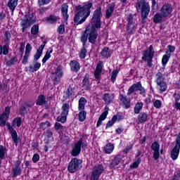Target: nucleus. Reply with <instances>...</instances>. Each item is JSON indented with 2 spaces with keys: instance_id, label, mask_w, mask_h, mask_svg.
Segmentation results:
<instances>
[{
  "instance_id": "393cba45",
  "label": "nucleus",
  "mask_w": 180,
  "mask_h": 180,
  "mask_svg": "<svg viewBox=\"0 0 180 180\" xmlns=\"http://www.w3.org/2000/svg\"><path fill=\"white\" fill-rule=\"evenodd\" d=\"M115 98V96L113 94L105 93L103 96V101H104L105 103L107 105H110L112 102H113V98Z\"/></svg>"
},
{
  "instance_id": "3c124183",
  "label": "nucleus",
  "mask_w": 180,
  "mask_h": 180,
  "mask_svg": "<svg viewBox=\"0 0 180 180\" xmlns=\"http://www.w3.org/2000/svg\"><path fill=\"white\" fill-rule=\"evenodd\" d=\"M51 53H53V49H51L49 51H46L44 57L42 59L43 64H44L47 61V60H49L51 57V55H50L51 54Z\"/></svg>"
},
{
  "instance_id": "ea45409f",
  "label": "nucleus",
  "mask_w": 180,
  "mask_h": 180,
  "mask_svg": "<svg viewBox=\"0 0 180 180\" xmlns=\"http://www.w3.org/2000/svg\"><path fill=\"white\" fill-rule=\"evenodd\" d=\"M68 112H70V104L63 103L62 106L61 115H64L65 116H68Z\"/></svg>"
},
{
  "instance_id": "bf43d9fd",
  "label": "nucleus",
  "mask_w": 180,
  "mask_h": 180,
  "mask_svg": "<svg viewBox=\"0 0 180 180\" xmlns=\"http://www.w3.org/2000/svg\"><path fill=\"white\" fill-rule=\"evenodd\" d=\"M119 74V70H115L111 73V81L112 83H115V81H116V77H117V75Z\"/></svg>"
},
{
  "instance_id": "864d4df0",
  "label": "nucleus",
  "mask_w": 180,
  "mask_h": 180,
  "mask_svg": "<svg viewBox=\"0 0 180 180\" xmlns=\"http://www.w3.org/2000/svg\"><path fill=\"white\" fill-rule=\"evenodd\" d=\"M108 113H109V108L105 107V111L101 115V116L99 117V119L101 120H105V119H106Z\"/></svg>"
},
{
  "instance_id": "f3484780",
  "label": "nucleus",
  "mask_w": 180,
  "mask_h": 180,
  "mask_svg": "<svg viewBox=\"0 0 180 180\" xmlns=\"http://www.w3.org/2000/svg\"><path fill=\"white\" fill-rule=\"evenodd\" d=\"M46 44H47V41H43L42 44L37 50V53L34 56V61H37L39 58L41 57V54H43V50H44V47H46Z\"/></svg>"
},
{
  "instance_id": "423d86ee",
  "label": "nucleus",
  "mask_w": 180,
  "mask_h": 180,
  "mask_svg": "<svg viewBox=\"0 0 180 180\" xmlns=\"http://www.w3.org/2000/svg\"><path fill=\"white\" fill-rule=\"evenodd\" d=\"M82 168V160L74 158L69 162L68 169L70 174H74L75 171H79Z\"/></svg>"
},
{
  "instance_id": "c85d7f7f",
  "label": "nucleus",
  "mask_w": 180,
  "mask_h": 180,
  "mask_svg": "<svg viewBox=\"0 0 180 180\" xmlns=\"http://www.w3.org/2000/svg\"><path fill=\"white\" fill-rule=\"evenodd\" d=\"M46 103H47L46 96L43 94L39 95L36 100V105L37 106H42V105H46Z\"/></svg>"
},
{
  "instance_id": "f8f14e48",
  "label": "nucleus",
  "mask_w": 180,
  "mask_h": 180,
  "mask_svg": "<svg viewBox=\"0 0 180 180\" xmlns=\"http://www.w3.org/2000/svg\"><path fill=\"white\" fill-rule=\"evenodd\" d=\"M160 13L167 19L172 13V6L169 4H164L160 8Z\"/></svg>"
},
{
  "instance_id": "72a5a7b5",
  "label": "nucleus",
  "mask_w": 180,
  "mask_h": 180,
  "mask_svg": "<svg viewBox=\"0 0 180 180\" xmlns=\"http://www.w3.org/2000/svg\"><path fill=\"white\" fill-rule=\"evenodd\" d=\"M33 63H35L34 65H30V72H36V71H39L40 67H41V64L40 63L34 60Z\"/></svg>"
},
{
  "instance_id": "aec40b11",
  "label": "nucleus",
  "mask_w": 180,
  "mask_h": 180,
  "mask_svg": "<svg viewBox=\"0 0 180 180\" xmlns=\"http://www.w3.org/2000/svg\"><path fill=\"white\" fill-rule=\"evenodd\" d=\"M140 88H141V82H138L137 83L132 84L129 88L127 95L128 96H130L131 94H134V92H136V91H138Z\"/></svg>"
},
{
  "instance_id": "bb28decb",
  "label": "nucleus",
  "mask_w": 180,
  "mask_h": 180,
  "mask_svg": "<svg viewBox=\"0 0 180 180\" xmlns=\"http://www.w3.org/2000/svg\"><path fill=\"white\" fill-rule=\"evenodd\" d=\"M122 119V116L120 115H113L112 117L111 120L108 121V123L106 124L105 129H108L109 127H112L115 123H116V120H120Z\"/></svg>"
},
{
  "instance_id": "2eb2a0df",
  "label": "nucleus",
  "mask_w": 180,
  "mask_h": 180,
  "mask_svg": "<svg viewBox=\"0 0 180 180\" xmlns=\"http://www.w3.org/2000/svg\"><path fill=\"white\" fill-rule=\"evenodd\" d=\"M102 70H103V61H100L96 67V70L94 71V77L96 78V79H97V81H98V82H100L101 81V75H102Z\"/></svg>"
},
{
  "instance_id": "c03bdc74",
  "label": "nucleus",
  "mask_w": 180,
  "mask_h": 180,
  "mask_svg": "<svg viewBox=\"0 0 180 180\" xmlns=\"http://www.w3.org/2000/svg\"><path fill=\"white\" fill-rule=\"evenodd\" d=\"M79 112L78 114L79 122H85V119H86V111L82 110H79Z\"/></svg>"
},
{
  "instance_id": "4c0bfd02",
  "label": "nucleus",
  "mask_w": 180,
  "mask_h": 180,
  "mask_svg": "<svg viewBox=\"0 0 180 180\" xmlns=\"http://www.w3.org/2000/svg\"><path fill=\"white\" fill-rule=\"evenodd\" d=\"M6 147L0 145V165L2 164V160H4L6 154Z\"/></svg>"
},
{
  "instance_id": "6ab92c4d",
  "label": "nucleus",
  "mask_w": 180,
  "mask_h": 180,
  "mask_svg": "<svg viewBox=\"0 0 180 180\" xmlns=\"http://www.w3.org/2000/svg\"><path fill=\"white\" fill-rule=\"evenodd\" d=\"M30 51H32V46L28 43L25 47V53L22 62V64H27V60H29V56H30Z\"/></svg>"
},
{
  "instance_id": "680f3d73",
  "label": "nucleus",
  "mask_w": 180,
  "mask_h": 180,
  "mask_svg": "<svg viewBox=\"0 0 180 180\" xmlns=\"http://www.w3.org/2000/svg\"><path fill=\"white\" fill-rule=\"evenodd\" d=\"M140 162H141V159L138 158L136 161L134 162L131 165H130V168H139V165H140Z\"/></svg>"
},
{
  "instance_id": "6e6552de",
  "label": "nucleus",
  "mask_w": 180,
  "mask_h": 180,
  "mask_svg": "<svg viewBox=\"0 0 180 180\" xmlns=\"http://www.w3.org/2000/svg\"><path fill=\"white\" fill-rule=\"evenodd\" d=\"M180 150V132L178 134L177 137L176 138V144L174 148L172 150L170 153V157L172 160H175L178 158L179 155Z\"/></svg>"
},
{
  "instance_id": "58836bf2",
  "label": "nucleus",
  "mask_w": 180,
  "mask_h": 180,
  "mask_svg": "<svg viewBox=\"0 0 180 180\" xmlns=\"http://www.w3.org/2000/svg\"><path fill=\"white\" fill-rule=\"evenodd\" d=\"M169 58H171V54H169V51H166V54H165L162 58V64L163 67L167 65V63L169 61Z\"/></svg>"
},
{
  "instance_id": "412c9836",
  "label": "nucleus",
  "mask_w": 180,
  "mask_h": 180,
  "mask_svg": "<svg viewBox=\"0 0 180 180\" xmlns=\"http://www.w3.org/2000/svg\"><path fill=\"white\" fill-rule=\"evenodd\" d=\"M82 88H84L86 91L91 89V82H89V75L86 73L82 80Z\"/></svg>"
},
{
  "instance_id": "7c9ffc66",
  "label": "nucleus",
  "mask_w": 180,
  "mask_h": 180,
  "mask_svg": "<svg viewBox=\"0 0 180 180\" xmlns=\"http://www.w3.org/2000/svg\"><path fill=\"white\" fill-rule=\"evenodd\" d=\"M86 98L81 97L79 100L78 110H85V105H86Z\"/></svg>"
},
{
  "instance_id": "0eeeda50",
  "label": "nucleus",
  "mask_w": 180,
  "mask_h": 180,
  "mask_svg": "<svg viewBox=\"0 0 180 180\" xmlns=\"http://www.w3.org/2000/svg\"><path fill=\"white\" fill-rule=\"evenodd\" d=\"M52 81L53 82V85H58L63 78V66L61 65L56 68L55 72H52Z\"/></svg>"
},
{
  "instance_id": "2f4dec72",
  "label": "nucleus",
  "mask_w": 180,
  "mask_h": 180,
  "mask_svg": "<svg viewBox=\"0 0 180 180\" xmlns=\"http://www.w3.org/2000/svg\"><path fill=\"white\" fill-rule=\"evenodd\" d=\"M88 27L86 28L84 32L82 34L81 37V41L82 43V46L85 47L86 46V41H88Z\"/></svg>"
},
{
  "instance_id": "79ce46f5",
  "label": "nucleus",
  "mask_w": 180,
  "mask_h": 180,
  "mask_svg": "<svg viewBox=\"0 0 180 180\" xmlns=\"http://www.w3.org/2000/svg\"><path fill=\"white\" fill-rule=\"evenodd\" d=\"M77 144L80 146L81 148L85 150L88 147V142L84 140V138H80L79 140L77 142Z\"/></svg>"
},
{
  "instance_id": "4d7b16f0",
  "label": "nucleus",
  "mask_w": 180,
  "mask_h": 180,
  "mask_svg": "<svg viewBox=\"0 0 180 180\" xmlns=\"http://www.w3.org/2000/svg\"><path fill=\"white\" fill-rule=\"evenodd\" d=\"M39 34V25H34L31 28V34L36 35Z\"/></svg>"
},
{
  "instance_id": "e2e57ef3",
  "label": "nucleus",
  "mask_w": 180,
  "mask_h": 180,
  "mask_svg": "<svg viewBox=\"0 0 180 180\" xmlns=\"http://www.w3.org/2000/svg\"><path fill=\"white\" fill-rule=\"evenodd\" d=\"M67 116L68 115H61L60 116H58L57 117L58 122H60L61 123H65V122L67 121Z\"/></svg>"
},
{
  "instance_id": "9b49d317",
  "label": "nucleus",
  "mask_w": 180,
  "mask_h": 180,
  "mask_svg": "<svg viewBox=\"0 0 180 180\" xmlns=\"http://www.w3.org/2000/svg\"><path fill=\"white\" fill-rule=\"evenodd\" d=\"M34 105V103H33L32 101L25 102L20 108V115L25 117L26 113H27V110H29V108H33Z\"/></svg>"
},
{
  "instance_id": "0e129e2a",
  "label": "nucleus",
  "mask_w": 180,
  "mask_h": 180,
  "mask_svg": "<svg viewBox=\"0 0 180 180\" xmlns=\"http://www.w3.org/2000/svg\"><path fill=\"white\" fill-rule=\"evenodd\" d=\"M2 49V53L4 56H8L9 54V46L4 45Z\"/></svg>"
},
{
  "instance_id": "1a4fd4ad",
  "label": "nucleus",
  "mask_w": 180,
  "mask_h": 180,
  "mask_svg": "<svg viewBox=\"0 0 180 180\" xmlns=\"http://www.w3.org/2000/svg\"><path fill=\"white\" fill-rule=\"evenodd\" d=\"M11 106L5 108L4 112L0 115V127H4L6 124V120L9 119V115H11Z\"/></svg>"
},
{
  "instance_id": "603ef678",
  "label": "nucleus",
  "mask_w": 180,
  "mask_h": 180,
  "mask_svg": "<svg viewBox=\"0 0 180 180\" xmlns=\"http://www.w3.org/2000/svg\"><path fill=\"white\" fill-rule=\"evenodd\" d=\"M47 22H49V23H51V25H53V23H56V22H57V20H58V17L56 16V15H50L47 19H46Z\"/></svg>"
},
{
  "instance_id": "6e6d98bb",
  "label": "nucleus",
  "mask_w": 180,
  "mask_h": 180,
  "mask_svg": "<svg viewBox=\"0 0 180 180\" xmlns=\"http://www.w3.org/2000/svg\"><path fill=\"white\" fill-rule=\"evenodd\" d=\"M57 32L59 33V34H64V33H65V25L64 23H62L58 26Z\"/></svg>"
},
{
  "instance_id": "c756f323",
  "label": "nucleus",
  "mask_w": 180,
  "mask_h": 180,
  "mask_svg": "<svg viewBox=\"0 0 180 180\" xmlns=\"http://www.w3.org/2000/svg\"><path fill=\"white\" fill-rule=\"evenodd\" d=\"M137 29V25H127V34L131 35L136 33Z\"/></svg>"
},
{
  "instance_id": "a18cd8bd",
  "label": "nucleus",
  "mask_w": 180,
  "mask_h": 180,
  "mask_svg": "<svg viewBox=\"0 0 180 180\" xmlns=\"http://www.w3.org/2000/svg\"><path fill=\"white\" fill-rule=\"evenodd\" d=\"M101 55L102 57H104V58H106L108 57H110V51H109V47H105L101 52Z\"/></svg>"
},
{
  "instance_id": "9d476101",
  "label": "nucleus",
  "mask_w": 180,
  "mask_h": 180,
  "mask_svg": "<svg viewBox=\"0 0 180 180\" xmlns=\"http://www.w3.org/2000/svg\"><path fill=\"white\" fill-rule=\"evenodd\" d=\"M103 171H105V168L102 165H96L92 169V174L94 179H99V176L103 174Z\"/></svg>"
},
{
  "instance_id": "f257e3e1",
  "label": "nucleus",
  "mask_w": 180,
  "mask_h": 180,
  "mask_svg": "<svg viewBox=\"0 0 180 180\" xmlns=\"http://www.w3.org/2000/svg\"><path fill=\"white\" fill-rule=\"evenodd\" d=\"M101 19H102V8L98 6L94 11L91 19V27L90 28L87 27L88 40L91 44H96V40H98V31H96V29H101L102 27V21Z\"/></svg>"
},
{
  "instance_id": "39448f33",
  "label": "nucleus",
  "mask_w": 180,
  "mask_h": 180,
  "mask_svg": "<svg viewBox=\"0 0 180 180\" xmlns=\"http://www.w3.org/2000/svg\"><path fill=\"white\" fill-rule=\"evenodd\" d=\"M136 9L141 12V16H148L150 14V4L145 0H141L136 4Z\"/></svg>"
},
{
  "instance_id": "052dcab7",
  "label": "nucleus",
  "mask_w": 180,
  "mask_h": 180,
  "mask_svg": "<svg viewBox=\"0 0 180 180\" xmlns=\"http://www.w3.org/2000/svg\"><path fill=\"white\" fill-rule=\"evenodd\" d=\"M79 57L82 60H84V58L86 57V49L85 48V46H82V49L81 50Z\"/></svg>"
},
{
  "instance_id": "cd10ccee",
  "label": "nucleus",
  "mask_w": 180,
  "mask_h": 180,
  "mask_svg": "<svg viewBox=\"0 0 180 180\" xmlns=\"http://www.w3.org/2000/svg\"><path fill=\"white\" fill-rule=\"evenodd\" d=\"M18 1L19 0H9L8 2L7 6L11 10V15H13L15 8L18 6Z\"/></svg>"
},
{
  "instance_id": "37998d69",
  "label": "nucleus",
  "mask_w": 180,
  "mask_h": 180,
  "mask_svg": "<svg viewBox=\"0 0 180 180\" xmlns=\"http://www.w3.org/2000/svg\"><path fill=\"white\" fill-rule=\"evenodd\" d=\"M143 103L142 102H138L134 108V112L136 115H139L140 113V110L143 109Z\"/></svg>"
},
{
  "instance_id": "e433bc0d",
  "label": "nucleus",
  "mask_w": 180,
  "mask_h": 180,
  "mask_svg": "<svg viewBox=\"0 0 180 180\" xmlns=\"http://www.w3.org/2000/svg\"><path fill=\"white\" fill-rule=\"evenodd\" d=\"M148 118V115L146 112H141L138 116V120L139 123H146Z\"/></svg>"
},
{
  "instance_id": "f03ea898",
  "label": "nucleus",
  "mask_w": 180,
  "mask_h": 180,
  "mask_svg": "<svg viewBox=\"0 0 180 180\" xmlns=\"http://www.w3.org/2000/svg\"><path fill=\"white\" fill-rule=\"evenodd\" d=\"M94 6V4L91 2H88L84 5H78L75 6V12H76L73 20L76 25H82L89 15H91V8Z\"/></svg>"
},
{
  "instance_id": "338daca9",
  "label": "nucleus",
  "mask_w": 180,
  "mask_h": 180,
  "mask_svg": "<svg viewBox=\"0 0 180 180\" xmlns=\"http://www.w3.org/2000/svg\"><path fill=\"white\" fill-rule=\"evenodd\" d=\"M172 180H180V170L175 172L173 176H172Z\"/></svg>"
},
{
  "instance_id": "09e8293b",
  "label": "nucleus",
  "mask_w": 180,
  "mask_h": 180,
  "mask_svg": "<svg viewBox=\"0 0 180 180\" xmlns=\"http://www.w3.org/2000/svg\"><path fill=\"white\" fill-rule=\"evenodd\" d=\"M128 22L127 25H137L136 23V19H134V15L133 14H129L127 18Z\"/></svg>"
},
{
  "instance_id": "4468645a",
  "label": "nucleus",
  "mask_w": 180,
  "mask_h": 180,
  "mask_svg": "<svg viewBox=\"0 0 180 180\" xmlns=\"http://www.w3.org/2000/svg\"><path fill=\"white\" fill-rule=\"evenodd\" d=\"M150 148L153 151V159L157 161L160 158V143L155 141L151 144Z\"/></svg>"
},
{
  "instance_id": "5fc2aeb1",
  "label": "nucleus",
  "mask_w": 180,
  "mask_h": 180,
  "mask_svg": "<svg viewBox=\"0 0 180 180\" xmlns=\"http://www.w3.org/2000/svg\"><path fill=\"white\" fill-rule=\"evenodd\" d=\"M4 37H5V43L6 44H8L9 43L11 39L12 38V34H11V32L9 31H6L4 34Z\"/></svg>"
},
{
  "instance_id": "5701e85b",
  "label": "nucleus",
  "mask_w": 180,
  "mask_h": 180,
  "mask_svg": "<svg viewBox=\"0 0 180 180\" xmlns=\"http://www.w3.org/2000/svg\"><path fill=\"white\" fill-rule=\"evenodd\" d=\"M165 19L167 18H165L161 13H156L153 18V21L156 24H158L162 23Z\"/></svg>"
},
{
  "instance_id": "4be33fe9",
  "label": "nucleus",
  "mask_w": 180,
  "mask_h": 180,
  "mask_svg": "<svg viewBox=\"0 0 180 180\" xmlns=\"http://www.w3.org/2000/svg\"><path fill=\"white\" fill-rule=\"evenodd\" d=\"M70 67L72 72H78L81 68V66L79 65V63L75 60L70 61Z\"/></svg>"
},
{
  "instance_id": "8fccbe9b",
  "label": "nucleus",
  "mask_w": 180,
  "mask_h": 180,
  "mask_svg": "<svg viewBox=\"0 0 180 180\" xmlns=\"http://www.w3.org/2000/svg\"><path fill=\"white\" fill-rule=\"evenodd\" d=\"M156 83L160 84L164 82V77H162V73L161 72H158L156 75Z\"/></svg>"
},
{
  "instance_id": "774afa93",
  "label": "nucleus",
  "mask_w": 180,
  "mask_h": 180,
  "mask_svg": "<svg viewBox=\"0 0 180 180\" xmlns=\"http://www.w3.org/2000/svg\"><path fill=\"white\" fill-rule=\"evenodd\" d=\"M175 102H179L180 101V94L175 92L173 95Z\"/></svg>"
},
{
  "instance_id": "dca6fc26",
  "label": "nucleus",
  "mask_w": 180,
  "mask_h": 180,
  "mask_svg": "<svg viewBox=\"0 0 180 180\" xmlns=\"http://www.w3.org/2000/svg\"><path fill=\"white\" fill-rule=\"evenodd\" d=\"M7 129L10 131V134H11V138L14 144L18 146V143H19V139H18V132H16L15 129L11 127V124H7Z\"/></svg>"
},
{
  "instance_id": "c9c22d12",
  "label": "nucleus",
  "mask_w": 180,
  "mask_h": 180,
  "mask_svg": "<svg viewBox=\"0 0 180 180\" xmlns=\"http://www.w3.org/2000/svg\"><path fill=\"white\" fill-rule=\"evenodd\" d=\"M115 12V3H112L109 8L106 10L105 15H106V18L109 19L111 16L112 14Z\"/></svg>"
},
{
  "instance_id": "ddd939ff",
  "label": "nucleus",
  "mask_w": 180,
  "mask_h": 180,
  "mask_svg": "<svg viewBox=\"0 0 180 180\" xmlns=\"http://www.w3.org/2000/svg\"><path fill=\"white\" fill-rule=\"evenodd\" d=\"M20 160H18L15 162V167L12 168L11 176L13 178H16L22 175V168H20Z\"/></svg>"
},
{
  "instance_id": "a878e982",
  "label": "nucleus",
  "mask_w": 180,
  "mask_h": 180,
  "mask_svg": "<svg viewBox=\"0 0 180 180\" xmlns=\"http://www.w3.org/2000/svg\"><path fill=\"white\" fill-rule=\"evenodd\" d=\"M81 154V146H79V143H77V142L75 144V147H73L71 155L72 157H77Z\"/></svg>"
},
{
  "instance_id": "49530a36",
  "label": "nucleus",
  "mask_w": 180,
  "mask_h": 180,
  "mask_svg": "<svg viewBox=\"0 0 180 180\" xmlns=\"http://www.w3.org/2000/svg\"><path fill=\"white\" fill-rule=\"evenodd\" d=\"M157 85L159 86V89L160 92H165L167 91V83L165 82H160V83H157Z\"/></svg>"
},
{
  "instance_id": "7ed1b4c3",
  "label": "nucleus",
  "mask_w": 180,
  "mask_h": 180,
  "mask_svg": "<svg viewBox=\"0 0 180 180\" xmlns=\"http://www.w3.org/2000/svg\"><path fill=\"white\" fill-rule=\"evenodd\" d=\"M36 23V20L34 19V14L33 13H28L21 18L20 26L22 27V32L25 33L27 29H30L32 25Z\"/></svg>"
},
{
  "instance_id": "a19ab883",
  "label": "nucleus",
  "mask_w": 180,
  "mask_h": 180,
  "mask_svg": "<svg viewBox=\"0 0 180 180\" xmlns=\"http://www.w3.org/2000/svg\"><path fill=\"white\" fill-rule=\"evenodd\" d=\"M104 150L106 154H110L115 150V146L112 143H108L104 147Z\"/></svg>"
},
{
  "instance_id": "69168bd1",
  "label": "nucleus",
  "mask_w": 180,
  "mask_h": 180,
  "mask_svg": "<svg viewBox=\"0 0 180 180\" xmlns=\"http://www.w3.org/2000/svg\"><path fill=\"white\" fill-rule=\"evenodd\" d=\"M20 58H22L23 57V53H25V43L23 42H20Z\"/></svg>"
},
{
  "instance_id": "b1692460",
  "label": "nucleus",
  "mask_w": 180,
  "mask_h": 180,
  "mask_svg": "<svg viewBox=\"0 0 180 180\" xmlns=\"http://www.w3.org/2000/svg\"><path fill=\"white\" fill-rule=\"evenodd\" d=\"M122 161V155H117L114 159L110 162L109 167L110 168H115V167H117L118 164H120Z\"/></svg>"
},
{
  "instance_id": "20e7f679",
  "label": "nucleus",
  "mask_w": 180,
  "mask_h": 180,
  "mask_svg": "<svg viewBox=\"0 0 180 180\" xmlns=\"http://www.w3.org/2000/svg\"><path fill=\"white\" fill-rule=\"evenodd\" d=\"M155 52L154 51V47L153 45H150L146 50L143 51L141 60L143 61L147 62V67L151 68L153 67V58H154V56Z\"/></svg>"
},
{
  "instance_id": "a211bd4d",
  "label": "nucleus",
  "mask_w": 180,
  "mask_h": 180,
  "mask_svg": "<svg viewBox=\"0 0 180 180\" xmlns=\"http://www.w3.org/2000/svg\"><path fill=\"white\" fill-rule=\"evenodd\" d=\"M75 87L73 84H70L67 90L65 91V96L64 98L65 99H70V98H72L75 95Z\"/></svg>"
},
{
  "instance_id": "de8ad7c7",
  "label": "nucleus",
  "mask_w": 180,
  "mask_h": 180,
  "mask_svg": "<svg viewBox=\"0 0 180 180\" xmlns=\"http://www.w3.org/2000/svg\"><path fill=\"white\" fill-rule=\"evenodd\" d=\"M15 63H18V56H14L11 59L8 60L6 65L8 67H12V65H15Z\"/></svg>"
},
{
  "instance_id": "473e14b6",
  "label": "nucleus",
  "mask_w": 180,
  "mask_h": 180,
  "mask_svg": "<svg viewBox=\"0 0 180 180\" xmlns=\"http://www.w3.org/2000/svg\"><path fill=\"white\" fill-rule=\"evenodd\" d=\"M120 101L124 104L125 109H129L130 108V101L127 100V98L123 94L120 95Z\"/></svg>"
},
{
  "instance_id": "f704fd0d",
  "label": "nucleus",
  "mask_w": 180,
  "mask_h": 180,
  "mask_svg": "<svg viewBox=\"0 0 180 180\" xmlns=\"http://www.w3.org/2000/svg\"><path fill=\"white\" fill-rule=\"evenodd\" d=\"M61 12L63 15V17L65 18V20H68V5L67 4H63L62 5V8H61Z\"/></svg>"
},
{
  "instance_id": "13d9d810",
  "label": "nucleus",
  "mask_w": 180,
  "mask_h": 180,
  "mask_svg": "<svg viewBox=\"0 0 180 180\" xmlns=\"http://www.w3.org/2000/svg\"><path fill=\"white\" fill-rule=\"evenodd\" d=\"M13 124H15L17 127H20L22 126V118L20 117H17L13 120Z\"/></svg>"
}]
</instances>
